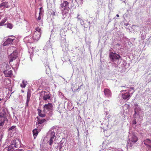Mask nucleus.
<instances>
[{"instance_id": "f257e3e1", "label": "nucleus", "mask_w": 151, "mask_h": 151, "mask_svg": "<svg viewBox=\"0 0 151 151\" xmlns=\"http://www.w3.org/2000/svg\"><path fill=\"white\" fill-rule=\"evenodd\" d=\"M8 122V119L6 118V113L5 109H3L2 111L0 113V126L4 125L5 121Z\"/></svg>"}, {"instance_id": "f03ea898", "label": "nucleus", "mask_w": 151, "mask_h": 151, "mask_svg": "<svg viewBox=\"0 0 151 151\" xmlns=\"http://www.w3.org/2000/svg\"><path fill=\"white\" fill-rule=\"evenodd\" d=\"M109 57L111 61L114 62L116 60H119L121 57L115 52H111L109 54Z\"/></svg>"}, {"instance_id": "7ed1b4c3", "label": "nucleus", "mask_w": 151, "mask_h": 151, "mask_svg": "<svg viewBox=\"0 0 151 151\" xmlns=\"http://www.w3.org/2000/svg\"><path fill=\"white\" fill-rule=\"evenodd\" d=\"M4 65L6 68L3 71L5 76L6 77H11L12 75V71L11 70H9L8 69L10 68L9 66L6 64H5Z\"/></svg>"}, {"instance_id": "20e7f679", "label": "nucleus", "mask_w": 151, "mask_h": 151, "mask_svg": "<svg viewBox=\"0 0 151 151\" xmlns=\"http://www.w3.org/2000/svg\"><path fill=\"white\" fill-rule=\"evenodd\" d=\"M21 142L18 139H15L11 142V145L13 147L19 148L21 146Z\"/></svg>"}, {"instance_id": "39448f33", "label": "nucleus", "mask_w": 151, "mask_h": 151, "mask_svg": "<svg viewBox=\"0 0 151 151\" xmlns=\"http://www.w3.org/2000/svg\"><path fill=\"white\" fill-rule=\"evenodd\" d=\"M17 51H14L9 56L8 58L10 63L17 58Z\"/></svg>"}, {"instance_id": "423d86ee", "label": "nucleus", "mask_w": 151, "mask_h": 151, "mask_svg": "<svg viewBox=\"0 0 151 151\" xmlns=\"http://www.w3.org/2000/svg\"><path fill=\"white\" fill-rule=\"evenodd\" d=\"M53 109V107L52 104L50 103H48L45 104L43 106L44 111L47 112V111H52Z\"/></svg>"}, {"instance_id": "0eeeda50", "label": "nucleus", "mask_w": 151, "mask_h": 151, "mask_svg": "<svg viewBox=\"0 0 151 151\" xmlns=\"http://www.w3.org/2000/svg\"><path fill=\"white\" fill-rule=\"evenodd\" d=\"M11 37H12V38H9L4 42L3 44V45L4 46H5L8 45L12 43L13 40L15 39V37L13 36H11Z\"/></svg>"}, {"instance_id": "6e6552de", "label": "nucleus", "mask_w": 151, "mask_h": 151, "mask_svg": "<svg viewBox=\"0 0 151 151\" xmlns=\"http://www.w3.org/2000/svg\"><path fill=\"white\" fill-rule=\"evenodd\" d=\"M69 3L67 1H63V2L60 4V7L63 10H65L68 8Z\"/></svg>"}, {"instance_id": "1a4fd4ad", "label": "nucleus", "mask_w": 151, "mask_h": 151, "mask_svg": "<svg viewBox=\"0 0 151 151\" xmlns=\"http://www.w3.org/2000/svg\"><path fill=\"white\" fill-rule=\"evenodd\" d=\"M130 90L129 91L128 93H122V99L124 100L127 99L128 100L130 97V94L129 93Z\"/></svg>"}, {"instance_id": "9d476101", "label": "nucleus", "mask_w": 151, "mask_h": 151, "mask_svg": "<svg viewBox=\"0 0 151 151\" xmlns=\"http://www.w3.org/2000/svg\"><path fill=\"white\" fill-rule=\"evenodd\" d=\"M31 96V92L30 91H28L27 93V100L26 103V106H27L28 105V103L30 99Z\"/></svg>"}, {"instance_id": "9b49d317", "label": "nucleus", "mask_w": 151, "mask_h": 151, "mask_svg": "<svg viewBox=\"0 0 151 151\" xmlns=\"http://www.w3.org/2000/svg\"><path fill=\"white\" fill-rule=\"evenodd\" d=\"M104 92L105 95L107 97L111 96V91L108 89L105 88L104 89Z\"/></svg>"}, {"instance_id": "f8f14e48", "label": "nucleus", "mask_w": 151, "mask_h": 151, "mask_svg": "<svg viewBox=\"0 0 151 151\" xmlns=\"http://www.w3.org/2000/svg\"><path fill=\"white\" fill-rule=\"evenodd\" d=\"M46 92L45 91H42L41 92V93L44 94V95L43 97V99L44 100H47L48 99H50V95L49 94H45Z\"/></svg>"}, {"instance_id": "ddd939ff", "label": "nucleus", "mask_w": 151, "mask_h": 151, "mask_svg": "<svg viewBox=\"0 0 151 151\" xmlns=\"http://www.w3.org/2000/svg\"><path fill=\"white\" fill-rule=\"evenodd\" d=\"M44 10L42 7L40 8V12L39 16L38 17V20H40L42 18V17L44 15Z\"/></svg>"}, {"instance_id": "4468645a", "label": "nucleus", "mask_w": 151, "mask_h": 151, "mask_svg": "<svg viewBox=\"0 0 151 151\" xmlns=\"http://www.w3.org/2000/svg\"><path fill=\"white\" fill-rule=\"evenodd\" d=\"M144 144L147 146L151 145V140L148 139H147L144 141Z\"/></svg>"}, {"instance_id": "2eb2a0df", "label": "nucleus", "mask_w": 151, "mask_h": 151, "mask_svg": "<svg viewBox=\"0 0 151 151\" xmlns=\"http://www.w3.org/2000/svg\"><path fill=\"white\" fill-rule=\"evenodd\" d=\"M53 133V134L52 136L50 137V138L49 141V144L50 146H51L53 142L54 139L55 137V133Z\"/></svg>"}, {"instance_id": "dca6fc26", "label": "nucleus", "mask_w": 151, "mask_h": 151, "mask_svg": "<svg viewBox=\"0 0 151 151\" xmlns=\"http://www.w3.org/2000/svg\"><path fill=\"white\" fill-rule=\"evenodd\" d=\"M33 137L35 139L38 135V130L36 128L34 129L32 131Z\"/></svg>"}, {"instance_id": "f3484780", "label": "nucleus", "mask_w": 151, "mask_h": 151, "mask_svg": "<svg viewBox=\"0 0 151 151\" xmlns=\"http://www.w3.org/2000/svg\"><path fill=\"white\" fill-rule=\"evenodd\" d=\"M45 112H42L41 110L38 109V115L41 117H44L45 116Z\"/></svg>"}, {"instance_id": "a211bd4d", "label": "nucleus", "mask_w": 151, "mask_h": 151, "mask_svg": "<svg viewBox=\"0 0 151 151\" xmlns=\"http://www.w3.org/2000/svg\"><path fill=\"white\" fill-rule=\"evenodd\" d=\"M13 147L12 146H9L8 147H5L4 149L5 151H14L13 150Z\"/></svg>"}, {"instance_id": "6ab92c4d", "label": "nucleus", "mask_w": 151, "mask_h": 151, "mask_svg": "<svg viewBox=\"0 0 151 151\" xmlns=\"http://www.w3.org/2000/svg\"><path fill=\"white\" fill-rule=\"evenodd\" d=\"M16 126H13L10 127L9 129V132H12L13 131H15L16 129Z\"/></svg>"}, {"instance_id": "aec40b11", "label": "nucleus", "mask_w": 151, "mask_h": 151, "mask_svg": "<svg viewBox=\"0 0 151 151\" xmlns=\"http://www.w3.org/2000/svg\"><path fill=\"white\" fill-rule=\"evenodd\" d=\"M138 140V138L135 135H133L132 137V142L135 143Z\"/></svg>"}, {"instance_id": "412c9836", "label": "nucleus", "mask_w": 151, "mask_h": 151, "mask_svg": "<svg viewBox=\"0 0 151 151\" xmlns=\"http://www.w3.org/2000/svg\"><path fill=\"white\" fill-rule=\"evenodd\" d=\"M27 84V82L26 81H23L22 83L21 84L20 86L21 87L24 88Z\"/></svg>"}, {"instance_id": "4be33fe9", "label": "nucleus", "mask_w": 151, "mask_h": 151, "mask_svg": "<svg viewBox=\"0 0 151 151\" xmlns=\"http://www.w3.org/2000/svg\"><path fill=\"white\" fill-rule=\"evenodd\" d=\"M7 19L6 18H4L2 19L1 21L0 22V26H1L3 25L4 24L6 21Z\"/></svg>"}, {"instance_id": "5701e85b", "label": "nucleus", "mask_w": 151, "mask_h": 151, "mask_svg": "<svg viewBox=\"0 0 151 151\" xmlns=\"http://www.w3.org/2000/svg\"><path fill=\"white\" fill-rule=\"evenodd\" d=\"M33 39L35 40H37L38 39L37 33L36 32H35L34 33L33 36Z\"/></svg>"}, {"instance_id": "b1692460", "label": "nucleus", "mask_w": 151, "mask_h": 151, "mask_svg": "<svg viewBox=\"0 0 151 151\" xmlns=\"http://www.w3.org/2000/svg\"><path fill=\"white\" fill-rule=\"evenodd\" d=\"M46 121V120L45 119H38V124H42L45 122Z\"/></svg>"}, {"instance_id": "393cba45", "label": "nucleus", "mask_w": 151, "mask_h": 151, "mask_svg": "<svg viewBox=\"0 0 151 151\" xmlns=\"http://www.w3.org/2000/svg\"><path fill=\"white\" fill-rule=\"evenodd\" d=\"M7 3L6 2H3V3H1L0 4V7H1L2 6L6 7L7 5Z\"/></svg>"}, {"instance_id": "a878e982", "label": "nucleus", "mask_w": 151, "mask_h": 151, "mask_svg": "<svg viewBox=\"0 0 151 151\" xmlns=\"http://www.w3.org/2000/svg\"><path fill=\"white\" fill-rule=\"evenodd\" d=\"M7 27L11 29L13 27L12 25L10 23H8L7 24Z\"/></svg>"}, {"instance_id": "bb28decb", "label": "nucleus", "mask_w": 151, "mask_h": 151, "mask_svg": "<svg viewBox=\"0 0 151 151\" xmlns=\"http://www.w3.org/2000/svg\"><path fill=\"white\" fill-rule=\"evenodd\" d=\"M43 126L42 125L40 126L38 124V132L42 128Z\"/></svg>"}, {"instance_id": "cd10ccee", "label": "nucleus", "mask_w": 151, "mask_h": 151, "mask_svg": "<svg viewBox=\"0 0 151 151\" xmlns=\"http://www.w3.org/2000/svg\"><path fill=\"white\" fill-rule=\"evenodd\" d=\"M83 85V84L79 86H78V88L77 89V90L78 91V90H80L81 89V86H82Z\"/></svg>"}, {"instance_id": "c85d7f7f", "label": "nucleus", "mask_w": 151, "mask_h": 151, "mask_svg": "<svg viewBox=\"0 0 151 151\" xmlns=\"http://www.w3.org/2000/svg\"><path fill=\"white\" fill-rule=\"evenodd\" d=\"M14 151H24L22 149H19L17 150H15Z\"/></svg>"}, {"instance_id": "c756f323", "label": "nucleus", "mask_w": 151, "mask_h": 151, "mask_svg": "<svg viewBox=\"0 0 151 151\" xmlns=\"http://www.w3.org/2000/svg\"><path fill=\"white\" fill-rule=\"evenodd\" d=\"M149 150L151 151V145H149V146L147 147Z\"/></svg>"}, {"instance_id": "7c9ffc66", "label": "nucleus", "mask_w": 151, "mask_h": 151, "mask_svg": "<svg viewBox=\"0 0 151 151\" xmlns=\"http://www.w3.org/2000/svg\"><path fill=\"white\" fill-rule=\"evenodd\" d=\"M2 135H3L2 134H0V140H1L2 138Z\"/></svg>"}, {"instance_id": "2f4dec72", "label": "nucleus", "mask_w": 151, "mask_h": 151, "mask_svg": "<svg viewBox=\"0 0 151 151\" xmlns=\"http://www.w3.org/2000/svg\"><path fill=\"white\" fill-rule=\"evenodd\" d=\"M13 116H15V118H16L17 117L15 116V113H14V112H13Z\"/></svg>"}, {"instance_id": "473e14b6", "label": "nucleus", "mask_w": 151, "mask_h": 151, "mask_svg": "<svg viewBox=\"0 0 151 151\" xmlns=\"http://www.w3.org/2000/svg\"><path fill=\"white\" fill-rule=\"evenodd\" d=\"M40 29H38V32H40ZM41 33H40V36H41Z\"/></svg>"}, {"instance_id": "72a5a7b5", "label": "nucleus", "mask_w": 151, "mask_h": 151, "mask_svg": "<svg viewBox=\"0 0 151 151\" xmlns=\"http://www.w3.org/2000/svg\"><path fill=\"white\" fill-rule=\"evenodd\" d=\"M34 83L35 84H36L37 83V81H34Z\"/></svg>"}, {"instance_id": "f704fd0d", "label": "nucleus", "mask_w": 151, "mask_h": 151, "mask_svg": "<svg viewBox=\"0 0 151 151\" xmlns=\"http://www.w3.org/2000/svg\"><path fill=\"white\" fill-rule=\"evenodd\" d=\"M32 55L31 54L30 55V58L31 59V60H32V59H31V56H32Z\"/></svg>"}, {"instance_id": "c9c22d12", "label": "nucleus", "mask_w": 151, "mask_h": 151, "mask_svg": "<svg viewBox=\"0 0 151 151\" xmlns=\"http://www.w3.org/2000/svg\"><path fill=\"white\" fill-rule=\"evenodd\" d=\"M130 89H132V90H134V87H131L130 88Z\"/></svg>"}, {"instance_id": "e433bc0d", "label": "nucleus", "mask_w": 151, "mask_h": 151, "mask_svg": "<svg viewBox=\"0 0 151 151\" xmlns=\"http://www.w3.org/2000/svg\"><path fill=\"white\" fill-rule=\"evenodd\" d=\"M36 12H35V17H36V19H37V18L36 17Z\"/></svg>"}, {"instance_id": "4c0bfd02", "label": "nucleus", "mask_w": 151, "mask_h": 151, "mask_svg": "<svg viewBox=\"0 0 151 151\" xmlns=\"http://www.w3.org/2000/svg\"><path fill=\"white\" fill-rule=\"evenodd\" d=\"M116 45H118V46H120V44H118V43H117V44Z\"/></svg>"}, {"instance_id": "58836bf2", "label": "nucleus", "mask_w": 151, "mask_h": 151, "mask_svg": "<svg viewBox=\"0 0 151 151\" xmlns=\"http://www.w3.org/2000/svg\"><path fill=\"white\" fill-rule=\"evenodd\" d=\"M1 100H2V99H1L0 98V103H1Z\"/></svg>"}, {"instance_id": "ea45409f", "label": "nucleus", "mask_w": 151, "mask_h": 151, "mask_svg": "<svg viewBox=\"0 0 151 151\" xmlns=\"http://www.w3.org/2000/svg\"><path fill=\"white\" fill-rule=\"evenodd\" d=\"M116 16L117 17H119V15L118 14H117L116 15Z\"/></svg>"}, {"instance_id": "a19ab883", "label": "nucleus", "mask_w": 151, "mask_h": 151, "mask_svg": "<svg viewBox=\"0 0 151 151\" xmlns=\"http://www.w3.org/2000/svg\"><path fill=\"white\" fill-rule=\"evenodd\" d=\"M36 30L37 31H38V28H36Z\"/></svg>"}, {"instance_id": "79ce46f5", "label": "nucleus", "mask_w": 151, "mask_h": 151, "mask_svg": "<svg viewBox=\"0 0 151 151\" xmlns=\"http://www.w3.org/2000/svg\"><path fill=\"white\" fill-rule=\"evenodd\" d=\"M133 124H136V121H135V122H133Z\"/></svg>"}, {"instance_id": "37998d69", "label": "nucleus", "mask_w": 151, "mask_h": 151, "mask_svg": "<svg viewBox=\"0 0 151 151\" xmlns=\"http://www.w3.org/2000/svg\"><path fill=\"white\" fill-rule=\"evenodd\" d=\"M126 90H122L121 91V92H123L124 91H126Z\"/></svg>"}, {"instance_id": "c03bdc74", "label": "nucleus", "mask_w": 151, "mask_h": 151, "mask_svg": "<svg viewBox=\"0 0 151 151\" xmlns=\"http://www.w3.org/2000/svg\"><path fill=\"white\" fill-rule=\"evenodd\" d=\"M36 119H37L38 120V116L37 117H36Z\"/></svg>"}, {"instance_id": "a18cd8bd", "label": "nucleus", "mask_w": 151, "mask_h": 151, "mask_svg": "<svg viewBox=\"0 0 151 151\" xmlns=\"http://www.w3.org/2000/svg\"><path fill=\"white\" fill-rule=\"evenodd\" d=\"M13 48H14V47H12L11 48H12V49Z\"/></svg>"}, {"instance_id": "49530a36", "label": "nucleus", "mask_w": 151, "mask_h": 151, "mask_svg": "<svg viewBox=\"0 0 151 151\" xmlns=\"http://www.w3.org/2000/svg\"><path fill=\"white\" fill-rule=\"evenodd\" d=\"M37 122H36V124H37Z\"/></svg>"}]
</instances>
